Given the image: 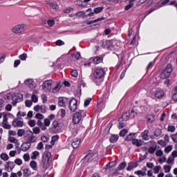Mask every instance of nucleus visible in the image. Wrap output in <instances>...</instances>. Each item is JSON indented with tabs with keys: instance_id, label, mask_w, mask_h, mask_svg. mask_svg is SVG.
<instances>
[{
	"instance_id": "obj_1",
	"label": "nucleus",
	"mask_w": 177,
	"mask_h": 177,
	"mask_svg": "<svg viewBox=\"0 0 177 177\" xmlns=\"http://www.w3.org/2000/svg\"><path fill=\"white\" fill-rule=\"evenodd\" d=\"M103 77H104L103 68H97L93 73V81L99 85L102 82Z\"/></svg>"
},
{
	"instance_id": "obj_2",
	"label": "nucleus",
	"mask_w": 177,
	"mask_h": 177,
	"mask_svg": "<svg viewBox=\"0 0 177 177\" xmlns=\"http://www.w3.org/2000/svg\"><path fill=\"white\" fill-rule=\"evenodd\" d=\"M27 30V25L24 24H19L15 25L12 27L11 31L13 34H21V32H24Z\"/></svg>"
},
{
	"instance_id": "obj_3",
	"label": "nucleus",
	"mask_w": 177,
	"mask_h": 177,
	"mask_svg": "<svg viewBox=\"0 0 177 177\" xmlns=\"http://www.w3.org/2000/svg\"><path fill=\"white\" fill-rule=\"evenodd\" d=\"M171 73H172V65L167 64V68L161 73L160 78L162 80H165V78H168L171 75Z\"/></svg>"
},
{
	"instance_id": "obj_4",
	"label": "nucleus",
	"mask_w": 177,
	"mask_h": 177,
	"mask_svg": "<svg viewBox=\"0 0 177 177\" xmlns=\"http://www.w3.org/2000/svg\"><path fill=\"white\" fill-rule=\"evenodd\" d=\"M52 158L49 153H46L43 156L42 162L44 168H49L50 167V161Z\"/></svg>"
},
{
	"instance_id": "obj_5",
	"label": "nucleus",
	"mask_w": 177,
	"mask_h": 177,
	"mask_svg": "<svg viewBox=\"0 0 177 177\" xmlns=\"http://www.w3.org/2000/svg\"><path fill=\"white\" fill-rule=\"evenodd\" d=\"M12 100L13 106H16V103H19V102L23 100V94L20 93H14L12 95Z\"/></svg>"
},
{
	"instance_id": "obj_6",
	"label": "nucleus",
	"mask_w": 177,
	"mask_h": 177,
	"mask_svg": "<svg viewBox=\"0 0 177 177\" xmlns=\"http://www.w3.org/2000/svg\"><path fill=\"white\" fill-rule=\"evenodd\" d=\"M151 139H158L162 135V131L160 129L154 128L151 131Z\"/></svg>"
},
{
	"instance_id": "obj_7",
	"label": "nucleus",
	"mask_w": 177,
	"mask_h": 177,
	"mask_svg": "<svg viewBox=\"0 0 177 177\" xmlns=\"http://www.w3.org/2000/svg\"><path fill=\"white\" fill-rule=\"evenodd\" d=\"M41 86L44 92H50L52 91V80H46Z\"/></svg>"
},
{
	"instance_id": "obj_8",
	"label": "nucleus",
	"mask_w": 177,
	"mask_h": 177,
	"mask_svg": "<svg viewBox=\"0 0 177 177\" xmlns=\"http://www.w3.org/2000/svg\"><path fill=\"white\" fill-rule=\"evenodd\" d=\"M68 107L69 110H71V111H75V110H77V108L78 107V101H77V100L75 98L71 99L69 101Z\"/></svg>"
},
{
	"instance_id": "obj_9",
	"label": "nucleus",
	"mask_w": 177,
	"mask_h": 177,
	"mask_svg": "<svg viewBox=\"0 0 177 177\" xmlns=\"http://www.w3.org/2000/svg\"><path fill=\"white\" fill-rule=\"evenodd\" d=\"M83 113L84 111H80L79 112L75 113L73 118V122L75 124H79V122L81 121L82 118V114Z\"/></svg>"
},
{
	"instance_id": "obj_10",
	"label": "nucleus",
	"mask_w": 177,
	"mask_h": 177,
	"mask_svg": "<svg viewBox=\"0 0 177 177\" xmlns=\"http://www.w3.org/2000/svg\"><path fill=\"white\" fill-rule=\"evenodd\" d=\"M97 154L96 153L90 152L86 156H85L84 158L86 161H88V162H91L93 160H95L96 158Z\"/></svg>"
},
{
	"instance_id": "obj_11",
	"label": "nucleus",
	"mask_w": 177,
	"mask_h": 177,
	"mask_svg": "<svg viewBox=\"0 0 177 177\" xmlns=\"http://www.w3.org/2000/svg\"><path fill=\"white\" fill-rule=\"evenodd\" d=\"M35 111H40V113H46V106L45 105H36L34 106Z\"/></svg>"
},
{
	"instance_id": "obj_12",
	"label": "nucleus",
	"mask_w": 177,
	"mask_h": 177,
	"mask_svg": "<svg viewBox=\"0 0 177 177\" xmlns=\"http://www.w3.org/2000/svg\"><path fill=\"white\" fill-rule=\"evenodd\" d=\"M2 125L5 129H10L11 128L10 124H8V115L6 114L3 115V120L2 122Z\"/></svg>"
},
{
	"instance_id": "obj_13",
	"label": "nucleus",
	"mask_w": 177,
	"mask_h": 177,
	"mask_svg": "<svg viewBox=\"0 0 177 177\" xmlns=\"http://www.w3.org/2000/svg\"><path fill=\"white\" fill-rule=\"evenodd\" d=\"M12 125H13V127H17V128H20V127H23V125H24V122H23V120H21L20 119H15L12 122Z\"/></svg>"
},
{
	"instance_id": "obj_14",
	"label": "nucleus",
	"mask_w": 177,
	"mask_h": 177,
	"mask_svg": "<svg viewBox=\"0 0 177 177\" xmlns=\"http://www.w3.org/2000/svg\"><path fill=\"white\" fill-rule=\"evenodd\" d=\"M67 102H68V99L66 97H59L58 101V106H60L61 107H65Z\"/></svg>"
},
{
	"instance_id": "obj_15",
	"label": "nucleus",
	"mask_w": 177,
	"mask_h": 177,
	"mask_svg": "<svg viewBox=\"0 0 177 177\" xmlns=\"http://www.w3.org/2000/svg\"><path fill=\"white\" fill-rule=\"evenodd\" d=\"M30 147H31V144L28 141L26 142H24L21 146L22 151H27L28 150H30Z\"/></svg>"
},
{
	"instance_id": "obj_16",
	"label": "nucleus",
	"mask_w": 177,
	"mask_h": 177,
	"mask_svg": "<svg viewBox=\"0 0 177 177\" xmlns=\"http://www.w3.org/2000/svg\"><path fill=\"white\" fill-rule=\"evenodd\" d=\"M26 140L30 145H31L32 143H35L37 140H38V138L35 136H29Z\"/></svg>"
},
{
	"instance_id": "obj_17",
	"label": "nucleus",
	"mask_w": 177,
	"mask_h": 177,
	"mask_svg": "<svg viewBox=\"0 0 177 177\" xmlns=\"http://www.w3.org/2000/svg\"><path fill=\"white\" fill-rule=\"evenodd\" d=\"M164 91L161 89H158L155 92V96L158 98V99H161V97H164Z\"/></svg>"
},
{
	"instance_id": "obj_18",
	"label": "nucleus",
	"mask_w": 177,
	"mask_h": 177,
	"mask_svg": "<svg viewBox=\"0 0 177 177\" xmlns=\"http://www.w3.org/2000/svg\"><path fill=\"white\" fill-rule=\"evenodd\" d=\"M8 140L10 142V143H15V146H20L19 140L15 137H8Z\"/></svg>"
},
{
	"instance_id": "obj_19",
	"label": "nucleus",
	"mask_w": 177,
	"mask_h": 177,
	"mask_svg": "<svg viewBox=\"0 0 177 177\" xmlns=\"http://www.w3.org/2000/svg\"><path fill=\"white\" fill-rule=\"evenodd\" d=\"M30 167L33 171H37L38 169V163L35 160H31L30 162Z\"/></svg>"
},
{
	"instance_id": "obj_20",
	"label": "nucleus",
	"mask_w": 177,
	"mask_h": 177,
	"mask_svg": "<svg viewBox=\"0 0 177 177\" xmlns=\"http://www.w3.org/2000/svg\"><path fill=\"white\" fill-rule=\"evenodd\" d=\"M80 143H81V139L75 138L72 142V147H73V149H77V147L80 146Z\"/></svg>"
},
{
	"instance_id": "obj_21",
	"label": "nucleus",
	"mask_w": 177,
	"mask_h": 177,
	"mask_svg": "<svg viewBox=\"0 0 177 177\" xmlns=\"http://www.w3.org/2000/svg\"><path fill=\"white\" fill-rule=\"evenodd\" d=\"M106 47L110 49H113L114 48V41L113 40H106L105 41Z\"/></svg>"
},
{
	"instance_id": "obj_22",
	"label": "nucleus",
	"mask_w": 177,
	"mask_h": 177,
	"mask_svg": "<svg viewBox=\"0 0 177 177\" xmlns=\"http://www.w3.org/2000/svg\"><path fill=\"white\" fill-rule=\"evenodd\" d=\"M39 157V152L38 151H34L30 155L31 160H37Z\"/></svg>"
},
{
	"instance_id": "obj_23",
	"label": "nucleus",
	"mask_w": 177,
	"mask_h": 177,
	"mask_svg": "<svg viewBox=\"0 0 177 177\" xmlns=\"http://www.w3.org/2000/svg\"><path fill=\"white\" fill-rule=\"evenodd\" d=\"M132 143L135 146H138V147H140V146H142V145H143V141L139 140L138 139H133L132 140Z\"/></svg>"
},
{
	"instance_id": "obj_24",
	"label": "nucleus",
	"mask_w": 177,
	"mask_h": 177,
	"mask_svg": "<svg viewBox=\"0 0 177 177\" xmlns=\"http://www.w3.org/2000/svg\"><path fill=\"white\" fill-rule=\"evenodd\" d=\"M141 136L144 140H149V131H144V132L142 133Z\"/></svg>"
},
{
	"instance_id": "obj_25",
	"label": "nucleus",
	"mask_w": 177,
	"mask_h": 177,
	"mask_svg": "<svg viewBox=\"0 0 177 177\" xmlns=\"http://www.w3.org/2000/svg\"><path fill=\"white\" fill-rule=\"evenodd\" d=\"M118 135L117 134H113V135H111L109 140L111 142V143H115V142H117V140H118Z\"/></svg>"
},
{
	"instance_id": "obj_26",
	"label": "nucleus",
	"mask_w": 177,
	"mask_h": 177,
	"mask_svg": "<svg viewBox=\"0 0 177 177\" xmlns=\"http://www.w3.org/2000/svg\"><path fill=\"white\" fill-rule=\"evenodd\" d=\"M0 158L3 161H8L9 160V155L6 153H2L0 154Z\"/></svg>"
},
{
	"instance_id": "obj_27",
	"label": "nucleus",
	"mask_w": 177,
	"mask_h": 177,
	"mask_svg": "<svg viewBox=\"0 0 177 177\" xmlns=\"http://www.w3.org/2000/svg\"><path fill=\"white\" fill-rule=\"evenodd\" d=\"M163 169H164L165 174H169V172H171V169H172V166H171L169 165H165L163 166Z\"/></svg>"
},
{
	"instance_id": "obj_28",
	"label": "nucleus",
	"mask_w": 177,
	"mask_h": 177,
	"mask_svg": "<svg viewBox=\"0 0 177 177\" xmlns=\"http://www.w3.org/2000/svg\"><path fill=\"white\" fill-rule=\"evenodd\" d=\"M103 9H104L103 6L97 7L94 8L93 12L95 15H99V13H102V12H103Z\"/></svg>"
},
{
	"instance_id": "obj_29",
	"label": "nucleus",
	"mask_w": 177,
	"mask_h": 177,
	"mask_svg": "<svg viewBox=\"0 0 177 177\" xmlns=\"http://www.w3.org/2000/svg\"><path fill=\"white\" fill-rule=\"evenodd\" d=\"M23 174H24V176H31V171L30 169H23Z\"/></svg>"
},
{
	"instance_id": "obj_30",
	"label": "nucleus",
	"mask_w": 177,
	"mask_h": 177,
	"mask_svg": "<svg viewBox=\"0 0 177 177\" xmlns=\"http://www.w3.org/2000/svg\"><path fill=\"white\" fill-rule=\"evenodd\" d=\"M158 162H159V164H164V162H167V156H162L159 157V158L158 159Z\"/></svg>"
},
{
	"instance_id": "obj_31",
	"label": "nucleus",
	"mask_w": 177,
	"mask_h": 177,
	"mask_svg": "<svg viewBox=\"0 0 177 177\" xmlns=\"http://www.w3.org/2000/svg\"><path fill=\"white\" fill-rule=\"evenodd\" d=\"M133 168H136V163L135 162H129L127 167V169L128 171H132V169Z\"/></svg>"
},
{
	"instance_id": "obj_32",
	"label": "nucleus",
	"mask_w": 177,
	"mask_h": 177,
	"mask_svg": "<svg viewBox=\"0 0 177 177\" xmlns=\"http://www.w3.org/2000/svg\"><path fill=\"white\" fill-rule=\"evenodd\" d=\"M135 135L136 133H130L126 138L125 140L127 142H131V140H133L135 139Z\"/></svg>"
},
{
	"instance_id": "obj_33",
	"label": "nucleus",
	"mask_w": 177,
	"mask_h": 177,
	"mask_svg": "<svg viewBox=\"0 0 177 177\" xmlns=\"http://www.w3.org/2000/svg\"><path fill=\"white\" fill-rule=\"evenodd\" d=\"M103 62V58L101 57H96L93 59V62L95 64H99V63H102Z\"/></svg>"
},
{
	"instance_id": "obj_34",
	"label": "nucleus",
	"mask_w": 177,
	"mask_h": 177,
	"mask_svg": "<svg viewBox=\"0 0 177 177\" xmlns=\"http://www.w3.org/2000/svg\"><path fill=\"white\" fill-rule=\"evenodd\" d=\"M50 8L52 9H55V10L59 9V5H57V3L53 2V3H49Z\"/></svg>"
},
{
	"instance_id": "obj_35",
	"label": "nucleus",
	"mask_w": 177,
	"mask_h": 177,
	"mask_svg": "<svg viewBox=\"0 0 177 177\" xmlns=\"http://www.w3.org/2000/svg\"><path fill=\"white\" fill-rule=\"evenodd\" d=\"M172 145H168L165 148V153H166V154H169V153H171V151H172Z\"/></svg>"
},
{
	"instance_id": "obj_36",
	"label": "nucleus",
	"mask_w": 177,
	"mask_h": 177,
	"mask_svg": "<svg viewBox=\"0 0 177 177\" xmlns=\"http://www.w3.org/2000/svg\"><path fill=\"white\" fill-rule=\"evenodd\" d=\"M60 88H62V86L60 85V84H57L56 87L53 88V93H57V92L60 91Z\"/></svg>"
},
{
	"instance_id": "obj_37",
	"label": "nucleus",
	"mask_w": 177,
	"mask_h": 177,
	"mask_svg": "<svg viewBox=\"0 0 177 177\" xmlns=\"http://www.w3.org/2000/svg\"><path fill=\"white\" fill-rule=\"evenodd\" d=\"M125 167H127V162H121V163L118 165V169L119 171H121V170L124 169V168H125Z\"/></svg>"
},
{
	"instance_id": "obj_38",
	"label": "nucleus",
	"mask_w": 177,
	"mask_h": 177,
	"mask_svg": "<svg viewBox=\"0 0 177 177\" xmlns=\"http://www.w3.org/2000/svg\"><path fill=\"white\" fill-rule=\"evenodd\" d=\"M174 161H175V158H174V156H170L166 160V162L167 164H173Z\"/></svg>"
},
{
	"instance_id": "obj_39",
	"label": "nucleus",
	"mask_w": 177,
	"mask_h": 177,
	"mask_svg": "<svg viewBox=\"0 0 177 177\" xmlns=\"http://www.w3.org/2000/svg\"><path fill=\"white\" fill-rule=\"evenodd\" d=\"M156 157H162L164 156V151L161 149H158L156 152Z\"/></svg>"
},
{
	"instance_id": "obj_40",
	"label": "nucleus",
	"mask_w": 177,
	"mask_h": 177,
	"mask_svg": "<svg viewBox=\"0 0 177 177\" xmlns=\"http://www.w3.org/2000/svg\"><path fill=\"white\" fill-rule=\"evenodd\" d=\"M32 132H33V133H35V135H38V133H39V132H41V129H39V127H34L32 129Z\"/></svg>"
},
{
	"instance_id": "obj_41",
	"label": "nucleus",
	"mask_w": 177,
	"mask_h": 177,
	"mask_svg": "<svg viewBox=\"0 0 177 177\" xmlns=\"http://www.w3.org/2000/svg\"><path fill=\"white\" fill-rule=\"evenodd\" d=\"M161 171V166H155L153 167V172L154 174H158Z\"/></svg>"
},
{
	"instance_id": "obj_42",
	"label": "nucleus",
	"mask_w": 177,
	"mask_h": 177,
	"mask_svg": "<svg viewBox=\"0 0 177 177\" xmlns=\"http://www.w3.org/2000/svg\"><path fill=\"white\" fill-rule=\"evenodd\" d=\"M176 130V128L175 127V126L170 125L167 128V131L169 132H175Z\"/></svg>"
},
{
	"instance_id": "obj_43",
	"label": "nucleus",
	"mask_w": 177,
	"mask_h": 177,
	"mask_svg": "<svg viewBox=\"0 0 177 177\" xmlns=\"http://www.w3.org/2000/svg\"><path fill=\"white\" fill-rule=\"evenodd\" d=\"M158 145H160V146H162V147H165V146H167V145H168L167 142H165V140H160L158 141Z\"/></svg>"
},
{
	"instance_id": "obj_44",
	"label": "nucleus",
	"mask_w": 177,
	"mask_h": 177,
	"mask_svg": "<svg viewBox=\"0 0 177 177\" xmlns=\"http://www.w3.org/2000/svg\"><path fill=\"white\" fill-rule=\"evenodd\" d=\"M27 57H28V55L26 53H23V54L20 55L19 57V58L21 60H27Z\"/></svg>"
},
{
	"instance_id": "obj_45",
	"label": "nucleus",
	"mask_w": 177,
	"mask_h": 177,
	"mask_svg": "<svg viewBox=\"0 0 177 177\" xmlns=\"http://www.w3.org/2000/svg\"><path fill=\"white\" fill-rule=\"evenodd\" d=\"M25 133H26V131H24V129H21L18 130L17 135H18V136L21 137V136H23V135H24Z\"/></svg>"
},
{
	"instance_id": "obj_46",
	"label": "nucleus",
	"mask_w": 177,
	"mask_h": 177,
	"mask_svg": "<svg viewBox=\"0 0 177 177\" xmlns=\"http://www.w3.org/2000/svg\"><path fill=\"white\" fill-rule=\"evenodd\" d=\"M57 140H59V136H57V135L54 136L52 138V141H51L52 145H55V142H57Z\"/></svg>"
},
{
	"instance_id": "obj_47",
	"label": "nucleus",
	"mask_w": 177,
	"mask_h": 177,
	"mask_svg": "<svg viewBox=\"0 0 177 177\" xmlns=\"http://www.w3.org/2000/svg\"><path fill=\"white\" fill-rule=\"evenodd\" d=\"M127 133H128V130L123 129L120 131V136H122V138H124Z\"/></svg>"
},
{
	"instance_id": "obj_48",
	"label": "nucleus",
	"mask_w": 177,
	"mask_h": 177,
	"mask_svg": "<svg viewBox=\"0 0 177 177\" xmlns=\"http://www.w3.org/2000/svg\"><path fill=\"white\" fill-rule=\"evenodd\" d=\"M157 148L156 147H151L149 150H148V152L150 153V154H154V153H156V149Z\"/></svg>"
},
{
	"instance_id": "obj_49",
	"label": "nucleus",
	"mask_w": 177,
	"mask_h": 177,
	"mask_svg": "<svg viewBox=\"0 0 177 177\" xmlns=\"http://www.w3.org/2000/svg\"><path fill=\"white\" fill-rule=\"evenodd\" d=\"M15 163L17 165H21L23 164V160H21L20 158H17L15 160Z\"/></svg>"
},
{
	"instance_id": "obj_50",
	"label": "nucleus",
	"mask_w": 177,
	"mask_h": 177,
	"mask_svg": "<svg viewBox=\"0 0 177 177\" xmlns=\"http://www.w3.org/2000/svg\"><path fill=\"white\" fill-rule=\"evenodd\" d=\"M35 118H37V120H44V118H45V116H44V115L41 113H37L35 115Z\"/></svg>"
},
{
	"instance_id": "obj_51",
	"label": "nucleus",
	"mask_w": 177,
	"mask_h": 177,
	"mask_svg": "<svg viewBox=\"0 0 177 177\" xmlns=\"http://www.w3.org/2000/svg\"><path fill=\"white\" fill-rule=\"evenodd\" d=\"M31 99L34 103H37V102H38V96L35 94L32 95Z\"/></svg>"
},
{
	"instance_id": "obj_52",
	"label": "nucleus",
	"mask_w": 177,
	"mask_h": 177,
	"mask_svg": "<svg viewBox=\"0 0 177 177\" xmlns=\"http://www.w3.org/2000/svg\"><path fill=\"white\" fill-rule=\"evenodd\" d=\"M129 116V112H126V113L122 116V120H124V121H127V120H128Z\"/></svg>"
},
{
	"instance_id": "obj_53",
	"label": "nucleus",
	"mask_w": 177,
	"mask_h": 177,
	"mask_svg": "<svg viewBox=\"0 0 177 177\" xmlns=\"http://www.w3.org/2000/svg\"><path fill=\"white\" fill-rule=\"evenodd\" d=\"M59 111L60 117H62V118H64V117H66V110L61 109Z\"/></svg>"
},
{
	"instance_id": "obj_54",
	"label": "nucleus",
	"mask_w": 177,
	"mask_h": 177,
	"mask_svg": "<svg viewBox=\"0 0 177 177\" xmlns=\"http://www.w3.org/2000/svg\"><path fill=\"white\" fill-rule=\"evenodd\" d=\"M47 24H48L49 27H53L55 25V20L49 19L47 21Z\"/></svg>"
},
{
	"instance_id": "obj_55",
	"label": "nucleus",
	"mask_w": 177,
	"mask_h": 177,
	"mask_svg": "<svg viewBox=\"0 0 177 177\" xmlns=\"http://www.w3.org/2000/svg\"><path fill=\"white\" fill-rule=\"evenodd\" d=\"M71 75H72V77L77 78V77H78V71L77 70L72 71Z\"/></svg>"
},
{
	"instance_id": "obj_56",
	"label": "nucleus",
	"mask_w": 177,
	"mask_h": 177,
	"mask_svg": "<svg viewBox=\"0 0 177 177\" xmlns=\"http://www.w3.org/2000/svg\"><path fill=\"white\" fill-rule=\"evenodd\" d=\"M44 124L46 127H49L50 125V120L48 118L44 119Z\"/></svg>"
},
{
	"instance_id": "obj_57",
	"label": "nucleus",
	"mask_w": 177,
	"mask_h": 177,
	"mask_svg": "<svg viewBox=\"0 0 177 177\" xmlns=\"http://www.w3.org/2000/svg\"><path fill=\"white\" fill-rule=\"evenodd\" d=\"M146 166L147 167V168L149 169L154 168V163L151 162H147Z\"/></svg>"
},
{
	"instance_id": "obj_58",
	"label": "nucleus",
	"mask_w": 177,
	"mask_h": 177,
	"mask_svg": "<svg viewBox=\"0 0 177 177\" xmlns=\"http://www.w3.org/2000/svg\"><path fill=\"white\" fill-rule=\"evenodd\" d=\"M23 158L24 161H28L30 160V153H25L23 156Z\"/></svg>"
},
{
	"instance_id": "obj_59",
	"label": "nucleus",
	"mask_w": 177,
	"mask_h": 177,
	"mask_svg": "<svg viewBox=\"0 0 177 177\" xmlns=\"http://www.w3.org/2000/svg\"><path fill=\"white\" fill-rule=\"evenodd\" d=\"M28 124L29 127H35V120H29Z\"/></svg>"
},
{
	"instance_id": "obj_60",
	"label": "nucleus",
	"mask_w": 177,
	"mask_h": 177,
	"mask_svg": "<svg viewBox=\"0 0 177 177\" xmlns=\"http://www.w3.org/2000/svg\"><path fill=\"white\" fill-rule=\"evenodd\" d=\"M44 149V143L39 142L37 146V150H42Z\"/></svg>"
},
{
	"instance_id": "obj_61",
	"label": "nucleus",
	"mask_w": 177,
	"mask_h": 177,
	"mask_svg": "<svg viewBox=\"0 0 177 177\" xmlns=\"http://www.w3.org/2000/svg\"><path fill=\"white\" fill-rule=\"evenodd\" d=\"M73 8L68 7V8H66L64 10V13H70V12H73Z\"/></svg>"
},
{
	"instance_id": "obj_62",
	"label": "nucleus",
	"mask_w": 177,
	"mask_h": 177,
	"mask_svg": "<svg viewBox=\"0 0 177 177\" xmlns=\"http://www.w3.org/2000/svg\"><path fill=\"white\" fill-rule=\"evenodd\" d=\"M17 153V151H15V150L10 151L9 152V156H10V157H15V156H16V153Z\"/></svg>"
},
{
	"instance_id": "obj_63",
	"label": "nucleus",
	"mask_w": 177,
	"mask_h": 177,
	"mask_svg": "<svg viewBox=\"0 0 177 177\" xmlns=\"http://www.w3.org/2000/svg\"><path fill=\"white\" fill-rule=\"evenodd\" d=\"M147 121H148V122H153V121H154V116H153V115L148 116Z\"/></svg>"
},
{
	"instance_id": "obj_64",
	"label": "nucleus",
	"mask_w": 177,
	"mask_h": 177,
	"mask_svg": "<svg viewBox=\"0 0 177 177\" xmlns=\"http://www.w3.org/2000/svg\"><path fill=\"white\" fill-rule=\"evenodd\" d=\"M171 156L174 158H177V150H174L171 152Z\"/></svg>"
}]
</instances>
